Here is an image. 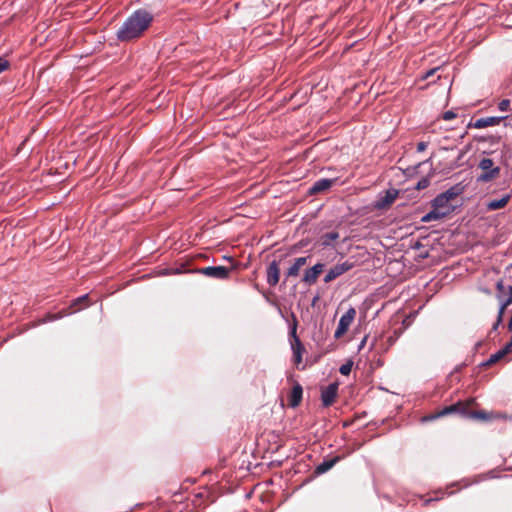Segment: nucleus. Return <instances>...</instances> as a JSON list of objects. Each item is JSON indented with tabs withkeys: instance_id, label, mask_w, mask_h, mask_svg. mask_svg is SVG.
Wrapping results in <instances>:
<instances>
[{
	"instance_id": "obj_11",
	"label": "nucleus",
	"mask_w": 512,
	"mask_h": 512,
	"mask_svg": "<svg viewBox=\"0 0 512 512\" xmlns=\"http://www.w3.org/2000/svg\"><path fill=\"white\" fill-rule=\"evenodd\" d=\"M337 394H338V383L334 382V383L329 384L321 392L322 405L324 407L331 406L335 402Z\"/></svg>"
},
{
	"instance_id": "obj_14",
	"label": "nucleus",
	"mask_w": 512,
	"mask_h": 512,
	"mask_svg": "<svg viewBox=\"0 0 512 512\" xmlns=\"http://www.w3.org/2000/svg\"><path fill=\"white\" fill-rule=\"evenodd\" d=\"M280 278V267L276 260H273L267 267V283L276 286Z\"/></svg>"
},
{
	"instance_id": "obj_25",
	"label": "nucleus",
	"mask_w": 512,
	"mask_h": 512,
	"mask_svg": "<svg viewBox=\"0 0 512 512\" xmlns=\"http://www.w3.org/2000/svg\"><path fill=\"white\" fill-rule=\"evenodd\" d=\"M353 363L351 361L346 362L345 364L341 365L339 368V372L342 375H349L352 370Z\"/></svg>"
},
{
	"instance_id": "obj_5",
	"label": "nucleus",
	"mask_w": 512,
	"mask_h": 512,
	"mask_svg": "<svg viewBox=\"0 0 512 512\" xmlns=\"http://www.w3.org/2000/svg\"><path fill=\"white\" fill-rule=\"evenodd\" d=\"M478 167L481 169L482 173L478 176V182L488 183L492 180L496 179L500 174V167L494 166V162L490 158H483Z\"/></svg>"
},
{
	"instance_id": "obj_18",
	"label": "nucleus",
	"mask_w": 512,
	"mask_h": 512,
	"mask_svg": "<svg viewBox=\"0 0 512 512\" xmlns=\"http://www.w3.org/2000/svg\"><path fill=\"white\" fill-rule=\"evenodd\" d=\"M501 119H502V117L479 118L474 123H470L469 127L482 129V128H486L489 126L498 125L500 123Z\"/></svg>"
},
{
	"instance_id": "obj_16",
	"label": "nucleus",
	"mask_w": 512,
	"mask_h": 512,
	"mask_svg": "<svg viewBox=\"0 0 512 512\" xmlns=\"http://www.w3.org/2000/svg\"><path fill=\"white\" fill-rule=\"evenodd\" d=\"M303 396V388L299 383H295L290 395L288 396V405L292 408H296L301 404Z\"/></svg>"
},
{
	"instance_id": "obj_22",
	"label": "nucleus",
	"mask_w": 512,
	"mask_h": 512,
	"mask_svg": "<svg viewBox=\"0 0 512 512\" xmlns=\"http://www.w3.org/2000/svg\"><path fill=\"white\" fill-rule=\"evenodd\" d=\"M340 235L336 231L327 232L323 235H321L319 239L320 245L324 247L333 246L334 241L339 239Z\"/></svg>"
},
{
	"instance_id": "obj_1",
	"label": "nucleus",
	"mask_w": 512,
	"mask_h": 512,
	"mask_svg": "<svg viewBox=\"0 0 512 512\" xmlns=\"http://www.w3.org/2000/svg\"><path fill=\"white\" fill-rule=\"evenodd\" d=\"M153 16L144 9L136 10L130 15L117 31V39L121 42H128L139 38L150 26Z\"/></svg>"
},
{
	"instance_id": "obj_7",
	"label": "nucleus",
	"mask_w": 512,
	"mask_h": 512,
	"mask_svg": "<svg viewBox=\"0 0 512 512\" xmlns=\"http://www.w3.org/2000/svg\"><path fill=\"white\" fill-rule=\"evenodd\" d=\"M356 316V310L353 307H350L345 314H343L338 322L337 329L334 333V337L336 339L341 338L349 329L352 324L354 318Z\"/></svg>"
},
{
	"instance_id": "obj_4",
	"label": "nucleus",
	"mask_w": 512,
	"mask_h": 512,
	"mask_svg": "<svg viewBox=\"0 0 512 512\" xmlns=\"http://www.w3.org/2000/svg\"><path fill=\"white\" fill-rule=\"evenodd\" d=\"M497 289V298L500 301L501 305L498 312L497 322L495 323L493 329L496 330L500 322L502 321V317L505 313L506 308L512 304V285L505 287L502 280L498 281L496 284Z\"/></svg>"
},
{
	"instance_id": "obj_30",
	"label": "nucleus",
	"mask_w": 512,
	"mask_h": 512,
	"mask_svg": "<svg viewBox=\"0 0 512 512\" xmlns=\"http://www.w3.org/2000/svg\"><path fill=\"white\" fill-rule=\"evenodd\" d=\"M509 106H510V101L508 99H504L503 101H501L499 103V109L501 111H507L509 109Z\"/></svg>"
},
{
	"instance_id": "obj_24",
	"label": "nucleus",
	"mask_w": 512,
	"mask_h": 512,
	"mask_svg": "<svg viewBox=\"0 0 512 512\" xmlns=\"http://www.w3.org/2000/svg\"><path fill=\"white\" fill-rule=\"evenodd\" d=\"M461 188L459 186H454L446 190L445 192L441 193L442 195H445L447 200L450 202L454 198H456L461 193Z\"/></svg>"
},
{
	"instance_id": "obj_17",
	"label": "nucleus",
	"mask_w": 512,
	"mask_h": 512,
	"mask_svg": "<svg viewBox=\"0 0 512 512\" xmlns=\"http://www.w3.org/2000/svg\"><path fill=\"white\" fill-rule=\"evenodd\" d=\"M309 257H299L294 260V263L288 268L286 278L296 277L303 266L307 264Z\"/></svg>"
},
{
	"instance_id": "obj_13",
	"label": "nucleus",
	"mask_w": 512,
	"mask_h": 512,
	"mask_svg": "<svg viewBox=\"0 0 512 512\" xmlns=\"http://www.w3.org/2000/svg\"><path fill=\"white\" fill-rule=\"evenodd\" d=\"M215 501V497L209 489L203 488L201 491L194 494L192 503L195 507H206Z\"/></svg>"
},
{
	"instance_id": "obj_26",
	"label": "nucleus",
	"mask_w": 512,
	"mask_h": 512,
	"mask_svg": "<svg viewBox=\"0 0 512 512\" xmlns=\"http://www.w3.org/2000/svg\"><path fill=\"white\" fill-rule=\"evenodd\" d=\"M457 117V114L454 110H448V111H445L442 115H441V118L445 121H450V120H453Z\"/></svg>"
},
{
	"instance_id": "obj_10",
	"label": "nucleus",
	"mask_w": 512,
	"mask_h": 512,
	"mask_svg": "<svg viewBox=\"0 0 512 512\" xmlns=\"http://www.w3.org/2000/svg\"><path fill=\"white\" fill-rule=\"evenodd\" d=\"M325 264L324 263H317L311 268L305 270L302 282L307 285H313L317 282L318 277L320 274L324 271Z\"/></svg>"
},
{
	"instance_id": "obj_8",
	"label": "nucleus",
	"mask_w": 512,
	"mask_h": 512,
	"mask_svg": "<svg viewBox=\"0 0 512 512\" xmlns=\"http://www.w3.org/2000/svg\"><path fill=\"white\" fill-rule=\"evenodd\" d=\"M352 268H353V263H351L349 261H345L343 263L336 264L335 266H333L329 269V271L327 272V274L325 275L323 280L325 283H330L333 280H335L336 278L343 275L344 273L351 270Z\"/></svg>"
},
{
	"instance_id": "obj_27",
	"label": "nucleus",
	"mask_w": 512,
	"mask_h": 512,
	"mask_svg": "<svg viewBox=\"0 0 512 512\" xmlns=\"http://www.w3.org/2000/svg\"><path fill=\"white\" fill-rule=\"evenodd\" d=\"M430 184V181L428 178H422L418 181L417 185H416V189L417 190H423L425 188H427Z\"/></svg>"
},
{
	"instance_id": "obj_20",
	"label": "nucleus",
	"mask_w": 512,
	"mask_h": 512,
	"mask_svg": "<svg viewBox=\"0 0 512 512\" xmlns=\"http://www.w3.org/2000/svg\"><path fill=\"white\" fill-rule=\"evenodd\" d=\"M511 195L506 194L502 196L500 199H494L489 201L486 204V208L488 211H495L504 208L510 201Z\"/></svg>"
},
{
	"instance_id": "obj_28",
	"label": "nucleus",
	"mask_w": 512,
	"mask_h": 512,
	"mask_svg": "<svg viewBox=\"0 0 512 512\" xmlns=\"http://www.w3.org/2000/svg\"><path fill=\"white\" fill-rule=\"evenodd\" d=\"M9 67L10 62L6 58L0 56V73L4 72Z\"/></svg>"
},
{
	"instance_id": "obj_6",
	"label": "nucleus",
	"mask_w": 512,
	"mask_h": 512,
	"mask_svg": "<svg viewBox=\"0 0 512 512\" xmlns=\"http://www.w3.org/2000/svg\"><path fill=\"white\" fill-rule=\"evenodd\" d=\"M197 271L198 273L206 277L225 280L229 278L230 273L233 271V268H228L225 266H208L199 268Z\"/></svg>"
},
{
	"instance_id": "obj_2",
	"label": "nucleus",
	"mask_w": 512,
	"mask_h": 512,
	"mask_svg": "<svg viewBox=\"0 0 512 512\" xmlns=\"http://www.w3.org/2000/svg\"><path fill=\"white\" fill-rule=\"evenodd\" d=\"M475 403L474 398H469L465 401H458L452 405L446 406L441 410L425 416L423 421H432L440 417H444L450 414H459L467 418L487 420L489 419L485 411H471V406Z\"/></svg>"
},
{
	"instance_id": "obj_23",
	"label": "nucleus",
	"mask_w": 512,
	"mask_h": 512,
	"mask_svg": "<svg viewBox=\"0 0 512 512\" xmlns=\"http://www.w3.org/2000/svg\"><path fill=\"white\" fill-rule=\"evenodd\" d=\"M340 460V457L339 456H336L332 459H329V460H324L322 463H320L316 469H315V473L316 474H323V473H326L327 471H329L338 461Z\"/></svg>"
},
{
	"instance_id": "obj_19",
	"label": "nucleus",
	"mask_w": 512,
	"mask_h": 512,
	"mask_svg": "<svg viewBox=\"0 0 512 512\" xmlns=\"http://www.w3.org/2000/svg\"><path fill=\"white\" fill-rule=\"evenodd\" d=\"M512 346V341L506 345L503 349L499 350L498 352L492 354L487 361H485L482 366L484 367H490L493 364L500 361L502 358H504L508 352L510 351V348Z\"/></svg>"
},
{
	"instance_id": "obj_3",
	"label": "nucleus",
	"mask_w": 512,
	"mask_h": 512,
	"mask_svg": "<svg viewBox=\"0 0 512 512\" xmlns=\"http://www.w3.org/2000/svg\"><path fill=\"white\" fill-rule=\"evenodd\" d=\"M453 207L445 195L439 194L432 201V210L422 217V222H431L445 218L452 211Z\"/></svg>"
},
{
	"instance_id": "obj_29",
	"label": "nucleus",
	"mask_w": 512,
	"mask_h": 512,
	"mask_svg": "<svg viewBox=\"0 0 512 512\" xmlns=\"http://www.w3.org/2000/svg\"><path fill=\"white\" fill-rule=\"evenodd\" d=\"M440 70V67H435L433 69L428 70L425 75L423 76L424 79H430L432 78L438 71Z\"/></svg>"
},
{
	"instance_id": "obj_9",
	"label": "nucleus",
	"mask_w": 512,
	"mask_h": 512,
	"mask_svg": "<svg viewBox=\"0 0 512 512\" xmlns=\"http://www.w3.org/2000/svg\"><path fill=\"white\" fill-rule=\"evenodd\" d=\"M291 335L293 338V340L291 342V348L293 351V359H294L295 365L298 366L302 362V355L305 352V347L302 344L301 340L296 335V323L294 324V326L292 328Z\"/></svg>"
},
{
	"instance_id": "obj_32",
	"label": "nucleus",
	"mask_w": 512,
	"mask_h": 512,
	"mask_svg": "<svg viewBox=\"0 0 512 512\" xmlns=\"http://www.w3.org/2000/svg\"><path fill=\"white\" fill-rule=\"evenodd\" d=\"M364 343H365V339L361 342V346L360 347H362L364 345Z\"/></svg>"
},
{
	"instance_id": "obj_15",
	"label": "nucleus",
	"mask_w": 512,
	"mask_h": 512,
	"mask_svg": "<svg viewBox=\"0 0 512 512\" xmlns=\"http://www.w3.org/2000/svg\"><path fill=\"white\" fill-rule=\"evenodd\" d=\"M334 183H335V179H326V178L319 179L309 188V194L317 195L319 193L327 191L328 189L331 188V186Z\"/></svg>"
},
{
	"instance_id": "obj_12",
	"label": "nucleus",
	"mask_w": 512,
	"mask_h": 512,
	"mask_svg": "<svg viewBox=\"0 0 512 512\" xmlns=\"http://www.w3.org/2000/svg\"><path fill=\"white\" fill-rule=\"evenodd\" d=\"M399 192L397 189H388L383 197H380L374 204V207L378 210L389 208L396 200Z\"/></svg>"
},
{
	"instance_id": "obj_31",
	"label": "nucleus",
	"mask_w": 512,
	"mask_h": 512,
	"mask_svg": "<svg viewBox=\"0 0 512 512\" xmlns=\"http://www.w3.org/2000/svg\"><path fill=\"white\" fill-rule=\"evenodd\" d=\"M427 146H428V144L426 142H419L417 144V151L418 152H423V151L426 150Z\"/></svg>"
},
{
	"instance_id": "obj_21",
	"label": "nucleus",
	"mask_w": 512,
	"mask_h": 512,
	"mask_svg": "<svg viewBox=\"0 0 512 512\" xmlns=\"http://www.w3.org/2000/svg\"><path fill=\"white\" fill-rule=\"evenodd\" d=\"M88 301L89 298L87 294L78 297L77 299L73 300V302L71 303V305L69 306L68 310L65 313H74L76 311H79L82 307H87L89 305Z\"/></svg>"
}]
</instances>
